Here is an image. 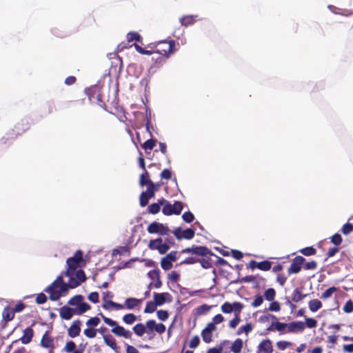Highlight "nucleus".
Returning a JSON list of instances; mask_svg holds the SVG:
<instances>
[{
    "label": "nucleus",
    "mask_w": 353,
    "mask_h": 353,
    "mask_svg": "<svg viewBox=\"0 0 353 353\" xmlns=\"http://www.w3.org/2000/svg\"><path fill=\"white\" fill-rule=\"evenodd\" d=\"M79 285V281L71 279L66 283L63 281L62 275H60L45 290V292L50 294V300L57 301L62 294L67 292L69 288H75Z\"/></svg>",
    "instance_id": "nucleus-1"
},
{
    "label": "nucleus",
    "mask_w": 353,
    "mask_h": 353,
    "mask_svg": "<svg viewBox=\"0 0 353 353\" xmlns=\"http://www.w3.org/2000/svg\"><path fill=\"white\" fill-rule=\"evenodd\" d=\"M83 261V252L81 250L75 252L72 257L67 259L68 268L64 272V275L69 279H74L79 281V284L86 280L85 272L82 270H77L79 263Z\"/></svg>",
    "instance_id": "nucleus-2"
},
{
    "label": "nucleus",
    "mask_w": 353,
    "mask_h": 353,
    "mask_svg": "<svg viewBox=\"0 0 353 353\" xmlns=\"http://www.w3.org/2000/svg\"><path fill=\"white\" fill-rule=\"evenodd\" d=\"M181 253L191 254L199 256L198 263H200L204 269H209L212 267L211 256H215V254L206 246L194 245L192 247L183 249Z\"/></svg>",
    "instance_id": "nucleus-3"
},
{
    "label": "nucleus",
    "mask_w": 353,
    "mask_h": 353,
    "mask_svg": "<svg viewBox=\"0 0 353 353\" xmlns=\"http://www.w3.org/2000/svg\"><path fill=\"white\" fill-rule=\"evenodd\" d=\"M175 51V41L174 40L161 41L156 46L154 52L159 55H161V61L165 60Z\"/></svg>",
    "instance_id": "nucleus-4"
},
{
    "label": "nucleus",
    "mask_w": 353,
    "mask_h": 353,
    "mask_svg": "<svg viewBox=\"0 0 353 353\" xmlns=\"http://www.w3.org/2000/svg\"><path fill=\"white\" fill-rule=\"evenodd\" d=\"M99 315L101 316L104 323L108 325L109 326L114 327L111 332L117 336H123L125 339H131L132 332L129 330H126L123 327L118 325L117 323L112 319L106 317L102 313H100Z\"/></svg>",
    "instance_id": "nucleus-5"
},
{
    "label": "nucleus",
    "mask_w": 353,
    "mask_h": 353,
    "mask_svg": "<svg viewBox=\"0 0 353 353\" xmlns=\"http://www.w3.org/2000/svg\"><path fill=\"white\" fill-rule=\"evenodd\" d=\"M148 247L151 250H157L161 254H165L170 249V246L166 243L163 242L162 238L150 240Z\"/></svg>",
    "instance_id": "nucleus-6"
},
{
    "label": "nucleus",
    "mask_w": 353,
    "mask_h": 353,
    "mask_svg": "<svg viewBox=\"0 0 353 353\" xmlns=\"http://www.w3.org/2000/svg\"><path fill=\"white\" fill-rule=\"evenodd\" d=\"M147 231L150 234H159L160 235H165L168 234L170 230L163 223L154 221L148 226Z\"/></svg>",
    "instance_id": "nucleus-7"
},
{
    "label": "nucleus",
    "mask_w": 353,
    "mask_h": 353,
    "mask_svg": "<svg viewBox=\"0 0 353 353\" xmlns=\"http://www.w3.org/2000/svg\"><path fill=\"white\" fill-rule=\"evenodd\" d=\"M173 234L178 240L183 239L190 240L194 238L195 235L194 230L192 228H188L185 230H182L180 227L175 228L173 231Z\"/></svg>",
    "instance_id": "nucleus-8"
},
{
    "label": "nucleus",
    "mask_w": 353,
    "mask_h": 353,
    "mask_svg": "<svg viewBox=\"0 0 353 353\" xmlns=\"http://www.w3.org/2000/svg\"><path fill=\"white\" fill-rule=\"evenodd\" d=\"M305 261V258L301 256H297L294 257L292 260V262L288 270V273L289 275L292 274H297L301 270V266Z\"/></svg>",
    "instance_id": "nucleus-9"
},
{
    "label": "nucleus",
    "mask_w": 353,
    "mask_h": 353,
    "mask_svg": "<svg viewBox=\"0 0 353 353\" xmlns=\"http://www.w3.org/2000/svg\"><path fill=\"white\" fill-rule=\"evenodd\" d=\"M86 94L91 102H97L100 106L105 105L104 102L101 99L100 91L97 88H93L86 90Z\"/></svg>",
    "instance_id": "nucleus-10"
},
{
    "label": "nucleus",
    "mask_w": 353,
    "mask_h": 353,
    "mask_svg": "<svg viewBox=\"0 0 353 353\" xmlns=\"http://www.w3.org/2000/svg\"><path fill=\"white\" fill-rule=\"evenodd\" d=\"M152 183H151L150 187H147L145 191L141 192L139 196V203L141 207L146 206L149 203V200L154 197V190H152Z\"/></svg>",
    "instance_id": "nucleus-11"
},
{
    "label": "nucleus",
    "mask_w": 353,
    "mask_h": 353,
    "mask_svg": "<svg viewBox=\"0 0 353 353\" xmlns=\"http://www.w3.org/2000/svg\"><path fill=\"white\" fill-rule=\"evenodd\" d=\"M272 342L269 339L262 340L257 346L256 353H273Z\"/></svg>",
    "instance_id": "nucleus-12"
},
{
    "label": "nucleus",
    "mask_w": 353,
    "mask_h": 353,
    "mask_svg": "<svg viewBox=\"0 0 353 353\" xmlns=\"http://www.w3.org/2000/svg\"><path fill=\"white\" fill-rule=\"evenodd\" d=\"M160 272L159 270H152L148 272V276L152 280V282L150 284L153 285L154 288H160L162 285V282L160 279Z\"/></svg>",
    "instance_id": "nucleus-13"
},
{
    "label": "nucleus",
    "mask_w": 353,
    "mask_h": 353,
    "mask_svg": "<svg viewBox=\"0 0 353 353\" xmlns=\"http://www.w3.org/2000/svg\"><path fill=\"white\" fill-rule=\"evenodd\" d=\"M30 128V122L27 119H22L14 125L13 131L16 135H20L29 130Z\"/></svg>",
    "instance_id": "nucleus-14"
},
{
    "label": "nucleus",
    "mask_w": 353,
    "mask_h": 353,
    "mask_svg": "<svg viewBox=\"0 0 353 353\" xmlns=\"http://www.w3.org/2000/svg\"><path fill=\"white\" fill-rule=\"evenodd\" d=\"M82 325L81 321L77 319L72 322V325L68 330V334L71 338H75L80 334L81 326Z\"/></svg>",
    "instance_id": "nucleus-15"
},
{
    "label": "nucleus",
    "mask_w": 353,
    "mask_h": 353,
    "mask_svg": "<svg viewBox=\"0 0 353 353\" xmlns=\"http://www.w3.org/2000/svg\"><path fill=\"white\" fill-rule=\"evenodd\" d=\"M305 330V324L302 321H293L288 323V332H302Z\"/></svg>",
    "instance_id": "nucleus-16"
},
{
    "label": "nucleus",
    "mask_w": 353,
    "mask_h": 353,
    "mask_svg": "<svg viewBox=\"0 0 353 353\" xmlns=\"http://www.w3.org/2000/svg\"><path fill=\"white\" fill-rule=\"evenodd\" d=\"M41 345L45 348H50V352H52L54 348V341L52 338L50 336L48 332H46L43 335L41 340Z\"/></svg>",
    "instance_id": "nucleus-17"
},
{
    "label": "nucleus",
    "mask_w": 353,
    "mask_h": 353,
    "mask_svg": "<svg viewBox=\"0 0 353 353\" xmlns=\"http://www.w3.org/2000/svg\"><path fill=\"white\" fill-rule=\"evenodd\" d=\"M59 314L61 319L64 320H70L76 314V313L74 308L64 305L60 308Z\"/></svg>",
    "instance_id": "nucleus-18"
},
{
    "label": "nucleus",
    "mask_w": 353,
    "mask_h": 353,
    "mask_svg": "<svg viewBox=\"0 0 353 353\" xmlns=\"http://www.w3.org/2000/svg\"><path fill=\"white\" fill-rule=\"evenodd\" d=\"M34 336V330L31 327L26 328L23 332V336L19 339L23 344H28L31 342Z\"/></svg>",
    "instance_id": "nucleus-19"
},
{
    "label": "nucleus",
    "mask_w": 353,
    "mask_h": 353,
    "mask_svg": "<svg viewBox=\"0 0 353 353\" xmlns=\"http://www.w3.org/2000/svg\"><path fill=\"white\" fill-rule=\"evenodd\" d=\"M169 297H170V294L168 292L154 293V301L157 306L163 305L166 302L167 299Z\"/></svg>",
    "instance_id": "nucleus-20"
},
{
    "label": "nucleus",
    "mask_w": 353,
    "mask_h": 353,
    "mask_svg": "<svg viewBox=\"0 0 353 353\" xmlns=\"http://www.w3.org/2000/svg\"><path fill=\"white\" fill-rule=\"evenodd\" d=\"M307 296V294H303L302 292L301 289L296 288L293 290L290 299L292 300L294 303H299L305 299Z\"/></svg>",
    "instance_id": "nucleus-21"
},
{
    "label": "nucleus",
    "mask_w": 353,
    "mask_h": 353,
    "mask_svg": "<svg viewBox=\"0 0 353 353\" xmlns=\"http://www.w3.org/2000/svg\"><path fill=\"white\" fill-rule=\"evenodd\" d=\"M143 301V299H138L136 298H128L125 299L124 305L128 310H133L139 306Z\"/></svg>",
    "instance_id": "nucleus-22"
},
{
    "label": "nucleus",
    "mask_w": 353,
    "mask_h": 353,
    "mask_svg": "<svg viewBox=\"0 0 353 353\" xmlns=\"http://www.w3.org/2000/svg\"><path fill=\"white\" fill-rule=\"evenodd\" d=\"M63 350L66 352L83 353V348L76 349V344L72 341H69L66 343Z\"/></svg>",
    "instance_id": "nucleus-23"
},
{
    "label": "nucleus",
    "mask_w": 353,
    "mask_h": 353,
    "mask_svg": "<svg viewBox=\"0 0 353 353\" xmlns=\"http://www.w3.org/2000/svg\"><path fill=\"white\" fill-rule=\"evenodd\" d=\"M91 306L86 302L82 301L79 305L74 308L76 315H81L88 310H90Z\"/></svg>",
    "instance_id": "nucleus-24"
},
{
    "label": "nucleus",
    "mask_w": 353,
    "mask_h": 353,
    "mask_svg": "<svg viewBox=\"0 0 353 353\" xmlns=\"http://www.w3.org/2000/svg\"><path fill=\"white\" fill-rule=\"evenodd\" d=\"M14 317V313L12 308L7 306L4 307L2 312V318L6 322L12 321Z\"/></svg>",
    "instance_id": "nucleus-25"
},
{
    "label": "nucleus",
    "mask_w": 353,
    "mask_h": 353,
    "mask_svg": "<svg viewBox=\"0 0 353 353\" xmlns=\"http://www.w3.org/2000/svg\"><path fill=\"white\" fill-rule=\"evenodd\" d=\"M151 183H152V181L150 179L149 172L145 170L144 172L140 176L139 184L141 186L148 185V187H150Z\"/></svg>",
    "instance_id": "nucleus-26"
},
{
    "label": "nucleus",
    "mask_w": 353,
    "mask_h": 353,
    "mask_svg": "<svg viewBox=\"0 0 353 353\" xmlns=\"http://www.w3.org/2000/svg\"><path fill=\"white\" fill-rule=\"evenodd\" d=\"M285 328H288V323H281L275 321V323H272V325L268 328V330L272 331L276 330L279 332H283Z\"/></svg>",
    "instance_id": "nucleus-27"
},
{
    "label": "nucleus",
    "mask_w": 353,
    "mask_h": 353,
    "mask_svg": "<svg viewBox=\"0 0 353 353\" xmlns=\"http://www.w3.org/2000/svg\"><path fill=\"white\" fill-rule=\"evenodd\" d=\"M254 326L252 323H247L245 325L239 327L236 331L237 335H241L243 333H245V335H248V334L252 332Z\"/></svg>",
    "instance_id": "nucleus-28"
},
{
    "label": "nucleus",
    "mask_w": 353,
    "mask_h": 353,
    "mask_svg": "<svg viewBox=\"0 0 353 353\" xmlns=\"http://www.w3.org/2000/svg\"><path fill=\"white\" fill-rule=\"evenodd\" d=\"M243 342L241 339H236L232 344L230 350L233 353H240L243 348Z\"/></svg>",
    "instance_id": "nucleus-29"
},
{
    "label": "nucleus",
    "mask_w": 353,
    "mask_h": 353,
    "mask_svg": "<svg viewBox=\"0 0 353 353\" xmlns=\"http://www.w3.org/2000/svg\"><path fill=\"white\" fill-rule=\"evenodd\" d=\"M322 306V303L319 299H312L308 303L309 309L312 312L318 311Z\"/></svg>",
    "instance_id": "nucleus-30"
},
{
    "label": "nucleus",
    "mask_w": 353,
    "mask_h": 353,
    "mask_svg": "<svg viewBox=\"0 0 353 353\" xmlns=\"http://www.w3.org/2000/svg\"><path fill=\"white\" fill-rule=\"evenodd\" d=\"M103 340L105 343L109 346L110 348H112L114 350H116L117 349V345L116 343V340L114 339V337L110 335H105L103 336Z\"/></svg>",
    "instance_id": "nucleus-31"
},
{
    "label": "nucleus",
    "mask_w": 353,
    "mask_h": 353,
    "mask_svg": "<svg viewBox=\"0 0 353 353\" xmlns=\"http://www.w3.org/2000/svg\"><path fill=\"white\" fill-rule=\"evenodd\" d=\"M196 19L192 15L184 16L180 19V22L182 26H188L195 23Z\"/></svg>",
    "instance_id": "nucleus-32"
},
{
    "label": "nucleus",
    "mask_w": 353,
    "mask_h": 353,
    "mask_svg": "<svg viewBox=\"0 0 353 353\" xmlns=\"http://www.w3.org/2000/svg\"><path fill=\"white\" fill-rule=\"evenodd\" d=\"M132 330L139 336H142L146 332L145 326L143 323H138L135 325Z\"/></svg>",
    "instance_id": "nucleus-33"
},
{
    "label": "nucleus",
    "mask_w": 353,
    "mask_h": 353,
    "mask_svg": "<svg viewBox=\"0 0 353 353\" xmlns=\"http://www.w3.org/2000/svg\"><path fill=\"white\" fill-rule=\"evenodd\" d=\"M83 300V296L81 294L75 295L72 297L68 302V303L70 305L77 306L79 305Z\"/></svg>",
    "instance_id": "nucleus-34"
},
{
    "label": "nucleus",
    "mask_w": 353,
    "mask_h": 353,
    "mask_svg": "<svg viewBox=\"0 0 353 353\" xmlns=\"http://www.w3.org/2000/svg\"><path fill=\"white\" fill-rule=\"evenodd\" d=\"M257 268L263 271H268L272 268V263L269 261L258 262Z\"/></svg>",
    "instance_id": "nucleus-35"
},
{
    "label": "nucleus",
    "mask_w": 353,
    "mask_h": 353,
    "mask_svg": "<svg viewBox=\"0 0 353 353\" xmlns=\"http://www.w3.org/2000/svg\"><path fill=\"white\" fill-rule=\"evenodd\" d=\"M97 329L88 327V328L85 329L83 331L84 335L89 339H93L97 336Z\"/></svg>",
    "instance_id": "nucleus-36"
},
{
    "label": "nucleus",
    "mask_w": 353,
    "mask_h": 353,
    "mask_svg": "<svg viewBox=\"0 0 353 353\" xmlns=\"http://www.w3.org/2000/svg\"><path fill=\"white\" fill-rule=\"evenodd\" d=\"M232 309H233L232 311L234 312V315L240 316V314L244 307L243 304L241 303V302L236 301V302L232 303Z\"/></svg>",
    "instance_id": "nucleus-37"
},
{
    "label": "nucleus",
    "mask_w": 353,
    "mask_h": 353,
    "mask_svg": "<svg viewBox=\"0 0 353 353\" xmlns=\"http://www.w3.org/2000/svg\"><path fill=\"white\" fill-rule=\"evenodd\" d=\"M199 261V256L195 255L194 256H189L185 258L183 261L180 263V265H191L198 263Z\"/></svg>",
    "instance_id": "nucleus-38"
},
{
    "label": "nucleus",
    "mask_w": 353,
    "mask_h": 353,
    "mask_svg": "<svg viewBox=\"0 0 353 353\" xmlns=\"http://www.w3.org/2000/svg\"><path fill=\"white\" fill-rule=\"evenodd\" d=\"M137 318L136 315L132 313H129L123 316V321L124 323L128 325L134 323L137 321Z\"/></svg>",
    "instance_id": "nucleus-39"
},
{
    "label": "nucleus",
    "mask_w": 353,
    "mask_h": 353,
    "mask_svg": "<svg viewBox=\"0 0 353 353\" xmlns=\"http://www.w3.org/2000/svg\"><path fill=\"white\" fill-rule=\"evenodd\" d=\"M299 252L307 256L314 255L316 252V250L312 246L306 247L299 250Z\"/></svg>",
    "instance_id": "nucleus-40"
},
{
    "label": "nucleus",
    "mask_w": 353,
    "mask_h": 353,
    "mask_svg": "<svg viewBox=\"0 0 353 353\" xmlns=\"http://www.w3.org/2000/svg\"><path fill=\"white\" fill-rule=\"evenodd\" d=\"M100 319L97 316L91 317L88 320H87L85 324L88 327H92L95 328V327L98 326L100 323Z\"/></svg>",
    "instance_id": "nucleus-41"
},
{
    "label": "nucleus",
    "mask_w": 353,
    "mask_h": 353,
    "mask_svg": "<svg viewBox=\"0 0 353 353\" xmlns=\"http://www.w3.org/2000/svg\"><path fill=\"white\" fill-rule=\"evenodd\" d=\"M276 296V292L273 288H268L265 291L264 296L266 300L272 301Z\"/></svg>",
    "instance_id": "nucleus-42"
},
{
    "label": "nucleus",
    "mask_w": 353,
    "mask_h": 353,
    "mask_svg": "<svg viewBox=\"0 0 353 353\" xmlns=\"http://www.w3.org/2000/svg\"><path fill=\"white\" fill-rule=\"evenodd\" d=\"M157 140H154L152 139H150L147 140L142 145V148L147 151L148 150H152L155 145H156Z\"/></svg>",
    "instance_id": "nucleus-43"
},
{
    "label": "nucleus",
    "mask_w": 353,
    "mask_h": 353,
    "mask_svg": "<svg viewBox=\"0 0 353 353\" xmlns=\"http://www.w3.org/2000/svg\"><path fill=\"white\" fill-rule=\"evenodd\" d=\"M183 206L181 201H174L173 204V214L179 215L183 210Z\"/></svg>",
    "instance_id": "nucleus-44"
},
{
    "label": "nucleus",
    "mask_w": 353,
    "mask_h": 353,
    "mask_svg": "<svg viewBox=\"0 0 353 353\" xmlns=\"http://www.w3.org/2000/svg\"><path fill=\"white\" fill-rule=\"evenodd\" d=\"M162 212L164 215L166 216H170L173 214V205L167 202L163 208Z\"/></svg>",
    "instance_id": "nucleus-45"
},
{
    "label": "nucleus",
    "mask_w": 353,
    "mask_h": 353,
    "mask_svg": "<svg viewBox=\"0 0 353 353\" xmlns=\"http://www.w3.org/2000/svg\"><path fill=\"white\" fill-rule=\"evenodd\" d=\"M264 299L263 296L261 294H256L254 296L253 302L251 303V306L252 307H257L260 306L263 303Z\"/></svg>",
    "instance_id": "nucleus-46"
},
{
    "label": "nucleus",
    "mask_w": 353,
    "mask_h": 353,
    "mask_svg": "<svg viewBox=\"0 0 353 353\" xmlns=\"http://www.w3.org/2000/svg\"><path fill=\"white\" fill-rule=\"evenodd\" d=\"M305 327H307L308 328H315L317 326L318 322L316 319L313 318H305V322L304 323Z\"/></svg>",
    "instance_id": "nucleus-47"
},
{
    "label": "nucleus",
    "mask_w": 353,
    "mask_h": 353,
    "mask_svg": "<svg viewBox=\"0 0 353 353\" xmlns=\"http://www.w3.org/2000/svg\"><path fill=\"white\" fill-rule=\"evenodd\" d=\"M161 266L164 270H168L172 268V263L165 256L161 259Z\"/></svg>",
    "instance_id": "nucleus-48"
},
{
    "label": "nucleus",
    "mask_w": 353,
    "mask_h": 353,
    "mask_svg": "<svg viewBox=\"0 0 353 353\" xmlns=\"http://www.w3.org/2000/svg\"><path fill=\"white\" fill-rule=\"evenodd\" d=\"M161 207L159 204L153 203L148 207V212L152 214H156L159 212Z\"/></svg>",
    "instance_id": "nucleus-49"
},
{
    "label": "nucleus",
    "mask_w": 353,
    "mask_h": 353,
    "mask_svg": "<svg viewBox=\"0 0 353 353\" xmlns=\"http://www.w3.org/2000/svg\"><path fill=\"white\" fill-rule=\"evenodd\" d=\"M157 304L154 301H149L146 303V306L144 310L145 313H152L157 309Z\"/></svg>",
    "instance_id": "nucleus-50"
},
{
    "label": "nucleus",
    "mask_w": 353,
    "mask_h": 353,
    "mask_svg": "<svg viewBox=\"0 0 353 353\" xmlns=\"http://www.w3.org/2000/svg\"><path fill=\"white\" fill-rule=\"evenodd\" d=\"M212 332H209L205 330H203L201 331V336L203 339V341L206 343H209L212 341Z\"/></svg>",
    "instance_id": "nucleus-51"
},
{
    "label": "nucleus",
    "mask_w": 353,
    "mask_h": 353,
    "mask_svg": "<svg viewBox=\"0 0 353 353\" xmlns=\"http://www.w3.org/2000/svg\"><path fill=\"white\" fill-rule=\"evenodd\" d=\"M127 39L129 42H132L134 41H140L141 37L139 33L135 32H131L128 34Z\"/></svg>",
    "instance_id": "nucleus-52"
},
{
    "label": "nucleus",
    "mask_w": 353,
    "mask_h": 353,
    "mask_svg": "<svg viewBox=\"0 0 353 353\" xmlns=\"http://www.w3.org/2000/svg\"><path fill=\"white\" fill-rule=\"evenodd\" d=\"M337 290L336 288L331 287L327 289L321 296L323 299H326L332 296V294Z\"/></svg>",
    "instance_id": "nucleus-53"
},
{
    "label": "nucleus",
    "mask_w": 353,
    "mask_h": 353,
    "mask_svg": "<svg viewBox=\"0 0 353 353\" xmlns=\"http://www.w3.org/2000/svg\"><path fill=\"white\" fill-rule=\"evenodd\" d=\"M270 320L276 321L277 318L273 314H267L261 316L259 319V321L260 323H265V322L269 321Z\"/></svg>",
    "instance_id": "nucleus-54"
},
{
    "label": "nucleus",
    "mask_w": 353,
    "mask_h": 353,
    "mask_svg": "<svg viewBox=\"0 0 353 353\" xmlns=\"http://www.w3.org/2000/svg\"><path fill=\"white\" fill-rule=\"evenodd\" d=\"M221 310L222 311V312L225 313V314H230L231 312H232V303H230V302H225L221 307Z\"/></svg>",
    "instance_id": "nucleus-55"
},
{
    "label": "nucleus",
    "mask_w": 353,
    "mask_h": 353,
    "mask_svg": "<svg viewBox=\"0 0 353 353\" xmlns=\"http://www.w3.org/2000/svg\"><path fill=\"white\" fill-rule=\"evenodd\" d=\"M241 321V317L239 315H234V318L229 321L228 326L234 329L239 325Z\"/></svg>",
    "instance_id": "nucleus-56"
},
{
    "label": "nucleus",
    "mask_w": 353,
    "mask_h": 353,
    "mask_svg": "<svg viewBox=\"0 0 353 353\" xmlns=\"http://www.w3.org/2000/svg\"><path fill=\"white\" fill-rule=\"evenodd\" d=\"M157 315L159 320L162 321H166L169 318V313L167 310H160L157 312Z\"/></svg>",
    "instance_id": "nucleus-57"
},
{
    "label": "nucleus",
    "mask_w": 353,
    "mask_h": 353,
    "mask_svg": "<svg viewBox=\"0 0 353 353\" xmlns=\"http://www.w3.org/2000/svg\"><path fill=\"white\" fill-rule=\"evenodd\" d=\"M343 311L345 313H351L353 312V301L352 300H348L345 303L343 307Z\"/></svg>",
    "instance_id": "nucleus-58"
},
{
    "label": "nucleus",
    "mask_w": 353,
    "mask_h": 353,
    "mask_svg": "<svg viewBox=\"0 0 353 353\" xmlns=\"http://www.w3.org/2000/svg\"><path fill=\"white\" fill-rule=\"evenodd\" d=\"M182 218L185 222L190 223L194 221V216L191 212L188 211L183 213Z\"/></svg>",
    "instance_id": "nucleus-59"
},
{
    "label": "nucleus",
    "mask_w": 353,
    "mask_h": 353,
    "mask_svg": "<svg viewBox=\"0 0 353 353\" xmlns=\"http://www.w3.org/2000/svg\"><path fill=\"white\" fill-rule=\"evenodd\" d=\"M353 231V225L349 223L344 224L341 228L343 234L347 235Z\"/></svg>",
    "instance_id": "nucleus-60"
},
{
    "label": "nucleus",
    "mask_w": 353,
    "mask_h": 353,
    "mask_svg": "<svg viewBox=\"0 0 353 353\" xmlns=\"http://www.w3.org/2000/svg\"><path fill=\"white\" fill-rule=\"evenodd\" d=\"M199 343L200 339L199 336L196 335L190 340L189 346L192 349H195L199 346Z\"/></svg>",
    "instance_id": "nucleus-61"
},
{
    "label": "nucleus",
    "mask_w": 353,
    "mask_h": 353,
    "mask_svg": "<svg viewBox=\"0 0 353 353\" xmlns=\"http://www.w3.org/2000/svg\"><path fill=\"white\" fill-rule=\"evenodd\" d=\"M129 251V248L128 246H121L118 248L117 249H114L112 252V255H117V254H123L124 253Z\"/></svg>",
    "instance_id": "nucleus-62"
},
{
    "label": "nucleus",
    "mask_w": 353,
    "mask_h": 353,
    "mask_svg": "<svg viewBox=\"0 0 353 353\" xmlns=\"http://www.w3.org/2000/svg\"><path fill=\"white\" fill-rule=\"evenodd\" d=\"M281 310L280 303L278 301H272L269 305L268 310L271 312H279Z\"/></svg>",
    "instance_id": "nucleus-63"
},
{
    "label": "nucleus",
    "mask_w": 353,
    "mask_h": 353,
    "mask_svg": "<svg viewBox=\"0 0 353 353\" xmlns=\"http://www.w3.org/2000/svg\"><path fill=\"white\" fill-rule=\"evenodd\" d=\"M331 242L335 245H339L342 243V237L339 234H334L331 238Z\"/></svg>",
    "instance_id": "nucleus-64"
}]
</instances>
